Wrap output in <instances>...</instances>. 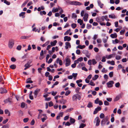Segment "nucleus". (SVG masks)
Wrapping results in <instances>:
<instances>
[{
	"label": "nucleus",
	"instance_id": "nucleus-20",
	"mask_svg": "<svg viewBox=\"0 0 128 128\" xmlns=\"http://www.w3.org/2000/svg\"><path fill=\"white\" fill-rule=\"evenodd\" d=\"M78 22L80 24V25H81L83 24V21L82 20H81L80 19H79L78 20Z\"/></svg>",
	"mask_w": 128,
	"mask_h": 128
},
{
	"label": "nucleus",
	"instance_id": "nucleus-32",
	"mask_svg": "<svg viewBox=\"0 0 128 128\" xmlns=\"http://www.w3.org/2000/svg\"><path fill=\"white\" fill-rule=\"evenodd\" d=\"M77 16L76 15V14L74 13H72V18H77Z\"/></svg>",
	"mask_w": 128,
	"mask_h": 128
},
{
	"label": "nucleus",
	"instance_id": "nucleus-35",
	"mask_svg": "<svg viewBox=\"0 0 128 128\" xmlns=\"http://www.w3.org/2000/svg\"><path fill=\"white\" fill-rule=\"evenodd\" d=\"M58 9L60 10V14H61L63 12V10L60 7L58 6Z\"/></svg>",
	"mask_w": 128,
	"mask_h": 128
},
{
	"label": "nucleus",
	"instance_id": "nucleus-10",
	"mask_svg": "<svg viewBox=\"0 0 128 128\" xmlns=\"http://www.w3.org/2000/svg\"><path fill=\"white\" fill-rule=\"evenodd\" d=\"M101 110V108L100 107H98L96 108L94 111L93 114H97L98 111L100 110Z\"/></svg>",
	"mask_w": 128,
	"mask_h": 128
},
{
	"label": "nucleus",
	"instance_id": "nucleus-58",
	"mask_svg": "<svg viewBox=\"0 0 128 128\" xmlns=\"http://www.w3.org/2000/svg\"><path fill=\"white\" fill-rule=\"evenodd\" d=\"M92 60H89L88 61V64L90 65L91 66L92 64Z\"/></svg>",
	"mask_w": 128,
	"mask_h": 128
},
{
	"label": "nucleus",
	"instance_id": "nucleus-59",
	"mask_svg": "<svg viewBox=\"0 0 128 128\" xmlns=\"http://www.w3.org/2000/svg\"><path fill=\"white\" fill-rule=\"evenodd\" d=\"M94 50L96 52H98L99 50L96 47H95L94 48Z\"/></svg>",
	"mask_w": 128,
	"mask_h": 128
},
{
	"label": "nucleus",
	"instance_id": "nucleus-54",
	"mask_svg": "<svg viewBox=\"0 0 128 128\" xmlns=\"http://www.w3.org/2000/svg\"><path fill=\"white\" fill-rule=\"evenodd\" d=\"M57 93V92H54V91H52V95L54 96Z\"/></svg>",
	"mask_w": 128,
	"mask_h": 128
},
{
	"label": "nucleus",
	"instance_id": "nucleus-9",
	"mask_svg": "<svg viewBox=\"0 0 128 128\" xmlns=\"http://www.w3.org/2000/svg\"><path fill=\"white\" fill-rule=\"evenodd\" d=\"M66 46H65V48L66 49H68V48H70L71 47V46L69 42H66L65 43Z\"/></svg>",
	"mask_w": 128,
	"mask_h": 128
},
{
	"label": "nucleus",
	"instance_id": "nucleus-34",
	"mask_svg": "<svg viewBox=\"0 0 128 128\" xmlns=\"http://www.w3.org/2000/svg\"><path fill=\"white\" fill-rule=\"evenodd\" d=\"M109 18H116V16L114 15V16L112 15L111 14H110L109 15Z\"/></svg>",
	"mask_w": 128,
	"mask_h": 128
},
{
	"label": "nucleus",
	"instance_id": "nucleus-6",
	"mask_svg": "<svg viewBox=\"0 0 128 128\" xmlns=\"http://www.w3.org/2000/svg\"><path fill=\"white\" fill-rule=\"evenodd\" d=\"M4 102L5 103H6L8 102L10 103L12 102V98H9L6 99L4 101Z\"/></svg>",
	"mask_w": 128,
	"mask_h": 128
},
{
	"label": "nucleus",
	"instance_id": "nucleus-53",
	"mask_svg": "<svg viewBox=\"0 0 128 128\" xmlns=\"http://www.w3.org/2000/svg\"><path fill=\"white\" fill-rule=\"evenodd\" d=\"M47 119V116H46V117H45V118H42L41 119L42 122H44L45 120H46V119Z\"/></svg>",
	"mask_w": 128,
	"mask_h": 128
},
{
	"label": "nucleus",
	"instance_id": "nucleus-2",
	"mask_svg": "<svg viewBox=\"0 0 128 128\" xmlns=\"http://www.w3.org/2000/svg\"><path fill=\"white\" fill-rule=\"evenodd\" d=\"M14 44V41L13 40H10L8 44V46L10 48H12Z\"/></svg>",
	"mask_w": 128,
	"mask_h": 128
},
{
	"label": "nucleus",
	"instance_id": "nucleus-50",
	"mask_svg": "<svg viewBox=\"0 0 128 128\" xmlns=\"http://www.w3.org/2000/svg\"><path fill=\"white\" fill-rule=\"evenodd\" d=\"M29 37V36H22L21 37V38L22 39H26V38H28Z\"/></svg>",
	"mask_w": 128,
	"mask_h": 128
},
{
	"label": "nucleus",
	"instance_id": "nucleus-8",
	"mask_svg": "<svg viewBox=\"0 0 128 128\" xmlns=\"http://www.w3.org/2000/svg\"><path fill=\"white\" fill-rule=\"evenodd\" d=\"M66 62L65 64L66 66H68L70 64V59L68 58H66Z\"/></svg>",
	"mask_w": 128,
	"mask_h": 128
},
{
	"label": "nucleus",
	"instance_id": "nucleus-24",
	"mask_svg": "<svg viewBox=\"0 0 128 128\" xmlns=\"http://www.w3.org/2000/svg\"><path fill=\"white\" fill-rule=\"evenodd\" d=\"M99 77V76L97 75H95L94 76V77H93L92 78V80H96Z\"/></svg>",
	"mask_w": 128,
	"mask_h": 128
},
{
	"label": "nucleus",
	"instance_id": "nucleus-38",
	"mask_svg": "<svg viewBox=\"0 0 128 128\" xmlns=\"http://www.w3.org/2000/svg\"><path fill=\"white\" fill-rule=\"evenodd\" d=\"M4 2L7 5H9L10 4V3L8 1H7L6 0H4Z\"/></svg>",
	"mask_w": 128,
	"mask_h": 128
},
{
	"label": "nucleus",
	"instance_id": "nucleus-60",
	"mask_svg": "<svg viewBox=\"0 0 128 128\" xmlns=\"http://www.w3.org/2000/svg\"><path fill=\"white\" fill-rule=\"evenodd\" d=\"M121 57L120 56H116V60H119L120 59Z\"/></svg>",
	"mask_w": 128,
	"mask_h": 128
},
{
	"label": "nucleus",
	"instance_id": "nucleus-16",
	"mask_svg": "<svg viewBox=\"0 0 128 128\" xmlns=\"http://www.w3.org/2000/svg\"><path fill=\"white\" fill-rule=\"evenodd\" d=\"M57 42V41H56V40H54V41L53 42H51L50 43V45L52 46H55L56 45Z\"/></svg>",
	"mask_w": 128,
	"mask_h": 128
},
{
	"label": "nucleus",
	"instance_id": "nucleus-26",
	"mask_svg": "<svg viewBox=\"0 0 128 128\" xmlns=\"http://www.w3.org/2000/svg\"><path fill=\"white\" fill-rule=\"evenodd\" d=\"M82 4L80 2L77 1H75V3L74 4V5H79L80 6L82 5Z\"/></svg>",
	"mask_w": 128,
	"mask_h": 128
},
{
	"label": "nucleus",
	"instance_id": "nucleus-56",
	"mask_svg": "<svg viewBox=\"0 0 128 128\" xmlns=\"http://www.w3.org/2000/svg\"><path fill=\"white\" fill-rule=\"evenodd\" d=\"M35 123V121L33 119L32 120V121H31L30 124L32 125H34Z\"/></svg>",
	"mask_w": 128,
	"mask_h": 128
},
{
	"label": "nucleus",
	"instance_id": "nucleus-28",
	"mask_svg": "<svg viewBox=\"0 0 128 128\" xmlns=\"http://www.w3.org/2000/svg\"><path fill=\"white\" fill-rule=\"evenodd\" d=\"M92 27V26L91 24H87L86 25V28L87 29H89L90 28H91Z\"/></svg>",
	"mask_w": 128,
	"mask_h": 128
},
{
	"label": "nucleus",
	"instance_id": "nucleus-49",
	"mask_svg": "<svg viewBox=\"0 0 128 128\" xmlns=\"http://www.w3.org/2000/svg\"><path fill=\"white\" fill-rule=\"evenodd\" d=\"M80 88L78 87L76 89V91L77 93H78V92H79V90H80Z\"/></svg>",
	"mask_w": 128,
	"mask_h": 128
},
{
	"label": "nucleus",
	"instance_id": "nucleus-39",
	"mask_svg": "<svg viewBox=\"0 0 128 128\" xmlns=\"http://www.w3.org/2000/svg\"><path fill=\"white\" fill-rule=\"evenodd\" d=\"M29 118H24L23 119V121L24 122H27L29 120Z\"/></svg>",
	"mask_w": 128,
	"mask_h": 128
},
{
	"label": "nucleus",
	"instance_id": "nucleus-64",
	"mask_svg": "<svg viewBox=\"0 0 128 128\" xmlns=\"http://www.w3.org/2000/svg\"><path fill=\"white\" fill-rule=\"evenodd\" d=\"M79 62H81L83 60V58L82 57H80L77 59Z\"/></svg>",
	"mask_w": 128,
	"mask_h": 128
},
{
	"label": "nucleus",
	"instance_id": "nucleus-22",
	"mask_svg": "<svg viewBox=\"0 0 128 128\" xmlns=\"http://www.w3.org/2000/svg\"><path fill=\"white\" fill-rule=\"evenodd\" d=\"M66 102V100H60V103L62 104L63 103V104H64Z\"/></svg>",
	"mask_w": 128,
	"mask_h": 128
},
{
	"label": "nucleus",
	"instance_id": "nucleus-45",
	"mask_svg": "<svg viewBox=\"0 0 128 128\" xmlns=\"http://www.w3.org/2000/svg\"><path fill=\"white\" fill-rule=\"evenodd\" d=\"M70 90H68L66 92L65 95L66 96H67L70 93Z\"/></svg>",
	"mask_w": 128,
	"mask_h": 128
},
{
	"label": "nucleus",
	"instance_id": "nucleus-57",
	"mask_svg": "<svg viewBox=\"0 0 128 128\" xmlns=\"http://www.w3.org/2000/svg\"><path fill=\"white\" fill-rule=\"evenodd\" d=\"M26 83L27 84L28 83H33V82L32 80H26Z\"/></svg>",
	"mask_w": 128,
	"mask_h": 128
},
{
	"label": "nucleus",
	"instance_id": "nucleus-40",
	"mask_svg": "<svg viewBox=\"0 0 128 128\" xmlns=\"http://www.w3.org/2000/svg\"><path fill=\"white\" fill-rule=\"evenodd\" d=\"M113 72H110L109 74V76L110 78L112 77L113 75Z\"/></svg>",
	"mask_w": 128,
	"mask_h": 128
},
{
	"label": "nucleus",
	"instance_id": "nucleus-62",
	"mask_svg": "<svg viewBox=\"0 0 128 128\" xmlns=\"http://www.w3.org/2000/svg\"><path fill=\"white\" fill-rule=\"evenodd\" d=\"M48 80H51L52 79V76L50 75H49L48 76Z\"/></svg>",
	"mask_w": 128,
	"mask_h": 128
},
{
	"label": "nucleus",
	"instance_id": "nucleus-3",
	"mask_svg": "<svg viewBox=\"0 0 128 128\" xmlns=\"http://www.w3.org/2000/svg\"><path fill=\"white\" fill-rule=\"evenodd\" d=\"M40 91V89L38 88L34 90V93L35 98H36L38 94Z\"/></svg>",
	"mask_w": 128,
	"mask_h": 128
},
{
	"label": "nucleus",
	"instance_id": "nucleus-19",
	"mask_svg": "<svg viewBox=\"0 0 128 128\" xmlns=\"http://www.w3.org/2000/svg\"><path fill=\"white\" fill-rule=\"evenodd\" d=\"M70 118V122L71 123L73 124L75 122V120L73 118L71 117Z\"/></svg>",
	"mask_w": 128,
	"mask_h": 128
},
{
	"label": "nucleus",
	"instance_id": "nucleus-11",
	"mask_svg": "<svg viewBox=\"0 0 128 128\" xmlns=\"http://www.w3.org/2000/svg\"><path fill=\"white\" fill-rule=\"evenodd\" d=\"M71 40L70 37V36H65L64 37V41H70Z\"/></svg>",
	"mask_w": 128,
	"mask_h": 128
},
{
	"label": "nucleus",
	"instance_id": "nucleus-31",
	"mask_svg": "<svg viewBox=\"0 0 128 128\" xmlns=\"http://www.w3.org/2000/svg\"><path fill=\"white\" fill-rule=\"evenodd\" d=\"M25 106V104L24 102H22L21 104L20 105V106L22 108H24Z\"/></svg>",
	"mask_w": 128,
	"mask_h": 128
},
{
	"label": "nucleus",
	"instance_id": "nucleus-33",
	"mask_svg": "<svg viewBox=\"0 0 128 128\" xmlns=\"http://www.w3.org/2000/svg\"><path fill=\"white\" fill-rule=\"evenodd\" d=\"M49 43V41H48L47 42H46L45 43L43 44L42 45V46L43 47H44L46 46H47V45H48Z\"/></svg>",
	"mask_w": 128,
	"mask_h": 128
},
{
	"label": "nucleus",
	"instance_id": "nucleus-12",
	"mask_svg": "<svg viewBox=\"0 0 128 128\" xmlns=\"http://www.w3.org/2000/svg\"><path fill=\"white\" fill-rule=\"evenodd\" d=\"M56 63L57 64L59 63V64L60 66L62 65V62L61 60H60L59 58H58L56 60Z\"/></svg>",
	"mask_w": 128,
	"mask_h": 128
},
{
	"label": "nucleus",
	"instance_id": "nucleus-21",
	"mask_svg": "<svg viewBox=\"0 0 128 128\" xmlns=\"http://www.w3.org/2000/svg\"><path fill=\"white\" fill-rule=\"evenodd\" d=\"M16 66L15 64L11 65L10 66V68L13 70L15 69L16 68Z\"/></svg>",
	"mask_w": 128,
	"mask_h": 128
},
{
	"label": "nucleus",
	"instance_id": "nucleus-13",
	"mask_svg": "<svg viewBox=\"0 0 128 128\" xmlns=\"http://www.w3.org/2000/svg\"><path fill=\"white\" fill-rule=\"evenodd\" d=\"M25 12H22L19 14V16L20 17H21L22 18H24L25 17Z\"/></svg>",
	"mask_w": 128,
	"mask_h": 128
},
{
	"label": "nucleus",
	"instance_id": "nucleus-5",
	"mask_svg": "<svg viewBox=\"0 0 128 128\" xmlns=\"http://www.w3.org/2000/svg\"><path fill=\"white\" fill-rule=\"evenodd\" d=\"M108 118L106 117L103 119L101 122V124L102 125L104 124L108 120Z\"/></svg>",
	"mask_w": 128,
	"mask_h": 128
},
{
	"label": "nucleus",
	"instance_id": "nucleus-52",
	"mask_svg": "<svg viewBox=\"0 0 128 128\" xmlns=\"http://www.w3.org/2000/svg\"><path fill=\"white\" fill-rule=\"evenodd\" d=\"M82 53L84 54H87L88 53V51L86 50H84L82 51Z\"/></svg>",
	"mask_w": 128,
	"mask_h": 128
},
{
	"label": "nucleus",
	"instance_id": "nucleus-46",
	"mask_svg": "<svg viewBox=\"0 0 128 128\" xmlns=\"http://www.w3.org/2000/svg\"><path fill=\"white\" fill-rule=\"evenodd\" d=\"M22 48V46L21 45H18L16 48V49L19 50H21Z\"/></svg>",
	"mask_w": 128,
	"mask_h": 128
},
{
	"label": "nucleus",
	"instance_id": "nucleus-47",
	"mask_svg": "<svg viewBox=\"0 0 128 128\" xmlns=\"http://www.w3.org/2000/svg\"><path fill=\"white\" fill-rule=\"evenodd\" d=\"M18 112L19 114V115L21 116L23 115V112L22 110H20L18 111Z\"/></svg>",
	"mask_w": 128,
	"mask_h": 128
},
{
	"label": "nucleus",
	"instance_id": "nucleus-63",
	"mask_svg": "<svg viewBox=\"0 0 128 128\" xmlns=\"http://www.w3.org/2000/svg\"><path fill=\"white\" fill-rule=\"evenodd\" d=\"M50 73L48 72H46L45 73V76L46 77H48Z\"/></svg>",
	"mask_w": 128,
	"mask_h": 128
},
{
	"label": "nucleus",
	"instance_id": "nucleus-14",
	"mask_svg": "<svg viewBox=\"0 0 128 128\" xmlns=\"http://www.w3.org/2000/svg\"><path fill=\"white\" fill-rule=\"evenodd\" d=\"M0 91V93L2 94L4 93H6L7 92V91L6 90L3 88H1Z\"/></svg>",
	"mask_w": 128,
	"mask_h": 128
},
{
	"label": "nucleus",
	"instance_id": "nucleus-48",
	"mask_svg": "<svg viewBox=\"0 0 128 128\" xmlns=\"http://www.w3.org/2000/svg\"><path fill=\"white\" fill-rule=\"evenodd\" d=\"M100 118H102L104 117V114L102 113L100 114Z\"/></svg>",
	"mask_w": 128,
	"mask_h": 128
},
{
	"label": "nucleus",
	"instance_id": "nucleus-61",
	"mask_svg": "<svg viewBox=\"0 0 128 128\" xmlns=\"http://www.w3.org/2000/svg\"><path fill=\"white\" fill-rule=\"evenodd\" d=\"M76 52L77 54H80V51L79 50H76Z\"/></svg>",
	"mask_w": 128,
	"mask_h": 128
},
{
	"label": "nucleus",
	"instance_id": "nucleus-43",
	"mask_svg": "<svg viewBox=\"0 0 128 128\" xmlns=\"http://www.w3.org/2000/svg\"><path fill=\"white\" fill-rule=\"evenodd\" d=\"M92 64L93 65H94L97 63V62L95 59H92Z\"/></svg>",
	"mask_w": 128,
	"mask_h": 128
},
{
	"label": "nucleus",
	"instance_id": "nucleus-29",
	"mask_svg": "<svg viewBox=\"0 0 128 128\" xmlns=\"http://www.w3.org/2000/svg\"><path fill=\"white\" fill-rule=\"evenodd\" d=\"M76 26V24L75 23H72L71 24V26L73 28H75Z\"/></svg>",
	"mask_w": 128,
	"mask_h": 128
},
{
	"label": "nucleus",
	"instance_id": "nucleus-4",
	"mask_svg": "<svg viewBox=\"0 0 128 128\" xmlns=\"http://www.w3.org/2000/svg\"><path fill=\"white\" fill-rule=\"evenodd\" d=\"M114 83V82L112 80H111L108 82L106 84L108 88L112 87V84Z\"/></svg>",
	"mask_w": 128,
	"mask_h": 128
},
{
	"label": "nucleus",
	"instance_id": "nucleus-44",
	"mask_svg": "<svg viewBox=\"0 0 128 128\" xmlns=\"http://www.w3.org/2000/svg\"><path fill=\"white\" fill-rule=\"evenodd\" d=\"M104 104L105 106H108L109 105V103L106 100H105L104 102Z\"/></svg>",
	"mask_w": 128,
	"mask_h": 128
},
{
	"label": "nucleus",
	"instance_id": "nucleus-25",
	"mask_svg": "<svg viewBox=\"0 0 128 128\" xmlns=\"http://www.w3.org/2000/svg\"><path fill=\"white\" fill-rule=\"evenodd\" d=\"M114 55L113 54H112L108 55V57L106 58L107 59H110L114 57Z\"/></svg>",
	"mask_w": 128,
	"mask_h": 128
},
{
	"label": "nucleus",
	"instance_id": "nucleus-18",
	"mask_svg": "<svg viewBox=\"0 0 128 128\" xmlns=\"http://www.w3.org/2000/svg\"><path fill=\"white\" fill-rule=\"evenodd\" d=\"M86 47L84 45H83L82 46L80 45H79L77 46L76 47V48H79L80 49H82L83 48H84Z\"/></svg>",
	"mask_w": 128,
	"mask_h": 128
},
{
	"label": "nucleus",
	"instance_id": "nucleus-55",
	"mask_svg": "<svg viewBox=\"0 0 128 128\" xmlns=\"http://www.w3.org/2000/svg\"><path fill=\"white\" fill-rule=\"evenodd\" d=\"M125 31V30H121L120 32V34L121 35L123 34H124V32Z\"/></svg>",
	"mask_w": 128,
	"mask_h": 128
},
{
	"label": "nucleus",
	"instance_id": "nucleus-23",
	"mask_svg": "<svg viewBox=\"0 0 128 128\" xmlns=\"http://www.w3.org/2000/svg\"><path fill=\"white\" fill-rule=\"evenodd\" d=\"M92 103L91 102H90L87 105V107L88 108H92Z\"/></svg>",
	"mask_w": 128,
	"mask_h": 128
},
{
	"label": "nucleus",
	"instance_id": "nucleus-41",
	"mask_svg": "<svg viewBox=\"0 0 128 128\" xmlns=\"http://www.w3.org/2000/svg\"><path fill=\"white\" fill-rule=\"evenodd\" d=\"M112 42L114 44H115V43H118L119 42L118 40L117 39H116L114 41L113 40Z\"/></svg>",
	"mask_w": 128,
	"mask_h": 128
},
{
	"label": "nucleus",
	"instance_id": "nucleus-37",
	"mask_svg": "<svg viewBox=\"0 0 128 128\" xmlns=\"http://www.w3.org/2000/svg\"><path fill=\"white\" fill-rule=\"evenodd\" d=\"M86 125L84 124H81L79 127V128H83L86 126Z\"/></svg>",
	"mask_w": 128,
	"mask_h": 128
},
{
	"label": "nucleus",
	"instance_id": "nucleus-17",
	"mask_svg": "<svg viewBox=\"0 0 128 128\" xmlns=\"http://www.w3.org/2000/svg\"><path fill=\"white\" fill-rule=\"evenodd\" d=\"M117 36L116 33H115L114 34H112L110 35V36L112 38H116L117 37Z\"/></svg>",
	"mask_w": 128,
	"mask_h": 128
},
{
	"label": "nucleus",
	"instance_id": "nucleus-42",
	"mask_svg": "<svg viewBox=\"0 0 128 128\" xmlns=\"http://www.w3.org/2000/svg\"><path fill=\"white\" fill-rule=\"evenodd\" d=\"M49 106L51 107L53 106V104L52 101H50L48 102Z\"/></svg>",
	"mask_w": 128,
	"mask_h": 128
},
{
	"label": "nucleus",
	"instance_id": "nucleus-7",
	"mask_svg": "<svg viewBox=\"0 0 128 128\" xmlns=\"http://www.w3.org/2000/svg\"><path fill=\"white\" fill-rule=\"evenodd\" d=\"M95 120H96V126H98L100 124V120L99 119V118L98 116H97L95 119Z\"/></svg>",
	"mask_w": 128,
	"mask_h": 128
},
{
	"label": "nucleus",
	"instance_id": "nucleus-51",
	"mask_svg": "<svg viewBox=\"0 0 128 128\" xmlns=\"http://www.w3.org/2000/svg\"><path fill=\"white\" fill-rule=\"evenodd\" d=\"M77 75V73H73L72 76L74 77V79H76V77Z\"/></svg>",
	"mask_w": 128,
	"mask_h": 128
},
{
	"label": "nucleus",
	"instance_id": "nucleus-27",
	"mask_svg": "<svg viewBox=\"0 0 128 128\" xmlns=\"http://www.w3.org/2000/svg\"><path fill=\"white\" fill-rule=\"evenodd\" d=\"M120 96H118L115 98L114 100V101L116 102L120 98Z\"/></svg>",
	"mask_w": 128,
	"mask_h": 128
},
{
	"label": "nucleus",
	"instance_id": "nucleus-36",
	"mask_svg": "<svg viewBox=\"0 0 128 128\" xmlns=\"http://www.w3.org/2000/svg\"><path fill=\"white\" fill-rule=\"evenodd\" d=\"M102 18H104V19L106 21H109L110 20L109 19H108V17L107 16H102Z\"/></svg>",
	"mask_w": 128,
	"mask_h": 128
},
{
	"label": "nucleus",
	"instance_id": "nucleus-1",
	"mask_svg": "<svg viewBox=\"0 0 128 128\" xmlns=\"http://www.w3.org/2000/svg\"><path fill=\"white\" fill-rule=\"evenodd\" d=\"M81 99L80 96L78 94H75L72 96V100L74 101H76L77 99L80 100Z\"/></svg>",
	"mask_w": 128,
	"mask_h": 128
},
{
	"label": "nucleus",
	"instance_id": "nucleus-30",
	"mask_svg": "<svg viewBox=\"0 0 128 128\" xmlns=\"http://www.w3.org/2000/svg\"><path fill=\"white\" fill-rule=\"evenodd\" d=\"M88 84L90 85L91 86H94L95 85V84L94 83L92 80H91L90 83Z\"/></svg>",
	"mask_w": 128,
	"mask_h": 128
},
{
	"label": "nucleus",
	"instance_id": "nucleus-15",
	"mask_svg": "<svg viewBox=\"0 0 128 128\" xmlns=\"http://www.w3.org/2000/svg\"><path fill=\"white\" fill-rule=\"evenodd\" d=\"M98 6H99L101 8H103V6L104 5V4H102L101 1L100 0H98Z\"/></svg>",
	"mask_w": 128,
	"mask_h": 128
}]
</instances>
